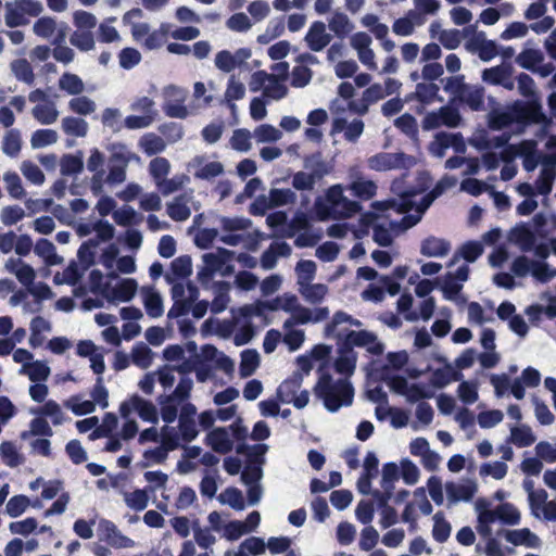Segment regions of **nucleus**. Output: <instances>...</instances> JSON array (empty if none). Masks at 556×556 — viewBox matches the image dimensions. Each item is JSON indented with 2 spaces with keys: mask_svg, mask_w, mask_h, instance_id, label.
I'll list each match as a JSON object with an SVG mask.
<instances>
[{
  "mask_svg": "<svg viewBox=\"0 0 556 556\" xmlns=\"http://www.w3.org/2000/svg\"><path fill=\"white\" fill-rule=\"evenodd\" d=\"M29 413L34 416H42V417L51 418L52 424L54 426H60L67 420L60 404H58L55 401H52V400L45 402V404L41 406H38L36 408H30Z\"/></svg>",
  "mask_w": 556,
  "mask_h": 556,
  "instance_id": "obj_28",
  "label": "nucleus"
},
{
  "mask_svg": "<svg viewBox=\"0 0 556 556\" xmlns=\"http://www.w3.org/2000/svg\"><path fill=\"white\" fill-rule=\"evenodd\" d=\"M163 111L170 118L185 119L189 111L185 105L188 98V90L175 85H168L163 89Z\"/></svg>",
  "mask_w": 556,
  "mask_h": 556,
  "instance_id": "obj_7",
  "label": "nucleus"
},
{
  "mask_svg": "<svg viewBox=\"0 0 556 556\" xmlns=\"http://www.w3.org/2000/svg\"><path fill=\"white\" fill-rule=\"evenodd\" d=\"M53 430L47 419L42 416H36L29 422V430L21 433L22 440H28L30 437H47L53 435Z\"/></svg>",
  "mask_w": 556,
  "mask_h": 556,
  "instance_id": "obj_39",
  "label": "nucleus"
},
{
  "mask_svg": "<svg viewBox=\"0 0 556 556\" xmlns=\"http://www.w3.org/2000/svg\"><path fill=\"white\" fill-rule=\"evenodd\" d=\"M437 361L443 363L444 367L432 371L430 383L437 389H443L450 384V362L445 356H438Z\"/></svg>",
  "mask_w": 556,
  "mask_h": 556,
  "instance_id": "obj_58",
  "label": "nucleus"
},
{
  "mask_svg": "<svg viewBox=\"0 0 556 556\" xmlns=\"http://www.w3.org/2000/svg\"><path fill=\"white\" fill-rule=\"evenodd\" d=\"M192 261L189 255H181L170 263V269L164 275L167 283H174L176 280H182L191 276Z\"/></svg>",
  "mask_w": 556,
  "mask_h": 556,
  "instance_id": "obj_26",
  "label": "nucleus"
},
{
  "mask_svg": "<svg viewBox=\"0 0 556 556\" xmlns=\"http://www.w3.org/2000/svg\"><path fill=\"white\" fill-rule=\"evenodd\" d=\"M299 293L309 304H319L328 293V287L324 283H306L298 288Z\"/></svg>",
  "mask_w": 556,
  "mask_h": 556,
  "instance_id": "obj_42",
  "label": "nucleus"
},
{
  "mask_svg": "<svg viewBox=\"0 0 556 556\" xmlns=\"http://www.w3.org/2000/svg\"><path fill=\"white\" fill-rule=\"evenodd\" d=\"M515 121L523 125H540L543 131L551 124L542 110L541 103L536 99H531L528 102H515L510 112H493L489 118V127L494 130H502Z\"/></svg>",
  "mask_w": 556,
  "mask_h": 556,
  "instance_id": "obj_1",
  "label": "nucleus"
},
{
  "mask_svg": "<svg viewBox=\"0 0 556 556\" xmlns=\"http://www.w3.org/2000/svg\"><path fill=\"white\" fill-rule=\"evenodd\" d=\"M20 170L29 182L36 186H41L46 180L43 172L31 161H23Z\"/></svg>",
  "mask_w": 556,
  "mask_h": 556,
  "instance_id": "obj_62",
  "label": "nucleus"
},
{
  "mask_svg": "<svg viewBox=\"0 0 556 556\" xmlns=\"http://www.w3.org/2000/svg\"><path fill=\"white\" fill-rule=\"evenodd\" d=\"M349 190L353 195L362 200H369L377 193V185L375 181L364 178L361 181L350 182Z\"/></svg>",
  "mask_w": 556,
  "mask_h": 556,
  "instance_id": "obj_50",
  "label": "nucleus"
},
{
  "mask_svg": "<svg viewBox=\"0 0 556 556\" xmlns=\"http://www.w3.org/2000/svg\"><path fill=\"white\" fill-rule=\"evenodd\" d=\"M462 289L463 285L455 279L452 271H448L442 278L441 290L443 292L444 299L456 303H463L465 300L459 295Z\"/></svg>",
  "mask_w": 556,
  "mask_h": 556,
  "instance_id": "obj_34",
  "label": "nucleus"
},
{
  "mask_svg": "<svg viewBox=\"0 0 556 556\" xmlns=\"http://www.w3.org/2000/svg\"><path fill=\"white\" fill-rule=\"evenodd\" d=\"M4 23L14 28L29 23V17H38L45 10L38 0H12L4 4Z\"/></svg>",
  "mask_w": 556,
  "mask_h": 556,
  "instance_id": "obj_4",
  "label": "nucleus"
},
{
  "mask_svg": "<svg viewBox=\"0 0 556 556\" xmlns=\"http://www.w3.org/2000/svg\"><path fill=\"white\" fill-rule=\"evenodd\" d=\"M130 161V153L125 150L124 146H113L111 155L108 160V175L105 182L115 186L126 180V170Z\"/></svg>",
  "mask_w": 556,
  "mask_h": 556,
  "instance_id": "obj_9",
  "label": "nucleus"
},
{
  "mask_svg": "<svg viewBox=\"0 0 556 556\" xmlns=\"http://www.w3.org/2000/svg\"><path fill=\"white\" fill-rule=\"evenodd\" d=\"M62 130L72 137H86L88 132V123L79 117L66 116L61 122Z\"/></svg>",
  "mask_w": 556,
  "mask_h": 556,
  "instance_id": "obj_45",
  "label": "nucleus"
},
{
  "mask_svg": "<svg viewBox=\"0 0 556 556\" xmlns=\"http://www.w3.org/2000/svg\"><path fill=\"white\" fill-rule=\"evenodd\" d=\"M219 226L222 235L219 240L230 247H238L245 244L250 240L247 231L252 227V220L241 216L219 218Z\"/></svg>",
  "mask_w": 556,
  "mask_h": 556,
  "instance_id": "obj_5",
  "label": "nucleus"
},
{
  "mask_svg": "<svg viewBox=\"0 0 556 556\" xmlns=\"http://www.w3.org/2000/svg\"><path fill=\"white\" fill-rule=\"evenodd\" d=\"M462 124L459 111L451 105L441 106L438 110L428 112L422 121L421 128L426 131L438 129L442 126L457 128Z\"/></svg>",
  "mask_w": 556,
  "mask_h": 556,
  "instance_id": "obj_8",
  "label": "nucleus"
},
{
  "mask_svg": "<svg viewBox=\"0 0 556 556\" xmlns=\"http://www.w3.org/2000/svg\"><path fill=\"white\" fill-rule=\"evenodd\" d=\"M315 207L316 214L321 220L349 218L362 208L357 201L350 200L344 195L341 185L331 186L326 192L325 201L317 200Z\"/></svg>",
  "mask_w": 556,
  "mask_h": 556,
  "instance_id": "obj_3",
  "label": "nucleus"
},
{
  "mask_svg": "<svg viewBox=\"0 0 556 556\" xmlns=\"http://www.w3.org/2000/svg\"><path fill=\"white\" fill-rule=\"evenodd\" d=\"M505 540L514 545H525L530 548H538L541 545L540 538L528 528L508 530Z\"/></svg>",
  "mask_w": 556,
  "mask_h": 556,
  "instance_id": "obj_27",
  "label": "nucleus"
},
{
  "mask_svg": "<svg viewBox=\"0 0 556 556\" xmlns=\"http://www.w3.org/2000/svg\"><path fill=\"white\" fill-rule=\"evenodd\" d=\"M0 456L2 457L3 462L7 466L11 468H15L23 464L24 458L23 456L17 452L16 446L14 443L10 441L2 442L0 445Z\"/></svg>",
  "mask_w": 556,
  "mask_h": 556,
  "instance_id": "obj_60",
  "label": "nucleus"
},
{
  "mask_svg": "<svg viewBox=\"0 0 556 556\" xmlns=\"http://www.w3.org/2000/svg\"><path fill=\"white\" fill-rule=\"evenodd\" d=\"M371 42V37L365 31L355 33L350 39V45L357 52L361 63L375 71L377 70V64L375 62V52L370 48Z\"/></svg>",
  "mask_w": 556,
  "mask_h": 556,
  "instance_id": "obj_16",
  "label": "nucleus"
},
{
  "mask_svg": "<svg viewBox=\"0 0 556 556\" xmlns=\"http://www.w3.org/2000/svg\"><path fill=\"white\" fill-rule=\"evenodd\" d=\"M233 256V252L224 248L217 249L216 252L205 253L202 256L204 267L198 273L201 281L211 279L214 274L219 273L226 263H229Z\"/></svg>",
  "mask_w": 556,
  "mask_h": 556,
  "instance_id": "obj_14",
  "label": "nucleus"
},
{
  "mask_svg": "<svg viewBox=\"0 0 556 556\" xmlns=\"http://www.w3.org/2000/svg\"><path fill=\"white\" fill-rule=\"evenodd\" d=\"M268 451L267 444H255V445H249L247 443H239L236 446V452L240 455H247L249 456L252 462L251 464H260L262 466L265 462L264 456L266 452Z\"/></svg>",
  "mask_w": 556,
  "mask_h": 556,
  "instance_id": "obj_46",
  "label": "nucleus"
},
{
  "mask_svg": "<svg viewBox=\"0 0 556 556\" xmlns=\"http://www.w3.org/2000/svg\"><path fill=\"white\" fill-rule=\"evenodd\" d=\"M349 320H352V316L348 315L344 312H337L333 315L332 321L328 324L325 328V333L327 337L342 339L346 334V330L340 329L339 327L342 324H348Z\"/></svg>",
  "mask_w": 556,
  "mask_h": 556,
  "instance_id": "obj_57",
  "label": "nucleus"
},
{
  "mask_svg": "<svg viewBox=\"0 0 556 556\" xmlns=\"http://www.w3.org/2000/svg\"><path fill=\"white\" fill-rule=\"evenodd\" d=\"M172 285V299L174 302H181L192 304L199 295L198 288L191 282L185 286L182 282L178 280L174 281Z\"/></svg>",
  "mask_w": 556,
  "mask_h": 556,
  "instance_id": "obj_30",
  "label": "nucleus"
},
{
  "mask_svg": "<svg viewBox=\"0 0 556 556\" xmlns=\"http://www.w3.org/2000/svg\"><path fill=\"white\" fill-rule=\"evenodd\" d=\"M218 501L228 505L236 510H243L245 508L242 492L237 488H227L218 496Z\"/></svg>",
  "mask_w": 556,
  "mask_h": 556,
  "instance_id": "obj_54",
  "label": "nucleus"
},
{
  "mask_svg": "<svg viewBox=\"0 0 556 556\" xmlns=\"http://www.w3.org/2000/svg\"><path fill=\"white\" fill-rule=\"evenodd\" d=\"M331 39V35L326 31V24L321 21H315L305 36L308 48L314 52L324 50Z\"/></svg>",
  "mask_w": 556,
  "mask_h": 556,
  "instance_id": "obj_21",
  "label": "nucleus"
},
{
  "mask_svg": "<svg viewBox=\"0 0 556 556\" xmlns=\"http://www.w3.org/2000/svg\"><path fill=\"white\" fill-rule=\"evenodd\" d=\"M465 48L468 52L478 54L483 62H489L498 54L496 43L488 39L483 31L476 33L469 38Z\"/></svg>",
  "mask_w": 556,
  "mask_h": 556,
  "instance_id": "obj_15",
  "label": "nucleus"
},
{
  "mask_svg": "<svg viewBox=\"0 0 556 556\" xmlns=\"http://www.w3.org/2000/svg\"><path fill=\"white\" fill-rule=\"evenodd\" d=\"M99 529L103 532L105 541L114 548H131L135 541L124 535L118 528L110 520L102 519Z\"/></svg>",
  "mask_w": 556,
  "mask_h": 556,
  "instance_id": "obj_19",
  "label": "nucleus"
},
{
  "mask_svg": "<svg viewBox=\"0 0 556 556\" xmlns=\"http://www.w3.org/2000/svg\"><path fill=\"white\" fill-rule=\"evenodd\" d=\"M84 154L78 151L76 154H65L60 161V172L63 176L80 174L84 169Z\"/></svg>",
  "mask_w": 556,
  "mask_h": 556,
  "instance_id": "obj_37",
  "label": "nucleus"
},
{
  "mask_svg": "<svg viewBox=\"0 0 556 556\" xmlns=\"http://www.w3.org/2000/svg\"><path fill=\"white\" fill-rule=\"evenodd\" d=\"M280 76L275 74H269V78L265 84V88L263 90V97L269 100H281L288 93V88L282 84Z\"/></svg>",
  "mask_w": 556,
  "mask_h": 556,
  "instance_id": "obj_40",
  "label": "nucleus"
},
{
  "mask_svg": "<svg viewBox=\"0 0 556 556\" xmlns=\"http://www.w3.org/2000/svg\"><path fill=\"white\" fill-rule=\"evenodd\" d=\"M536 441V437L528 425L510 427L509 442L518 447H527Z\"/></svg>",
  "mask_w": 556,
  "mask_h": 556,
  "instance_id": "obj_32",
  "label": "nucleus"
},
{
  "mask_svg": "<svg viewBox=\"0 0 556 556\" xmlns=\"http://www.w3.org/2000/svg\"><path fill=\"white\" fill-rule=\"evenodd\" d=\"M20 372L27 375L33 382H42L49 378L51 371L48 365L37 361L24 364Z\"/></svg>",
  "mask_w": 556,
  "mask_h": 556,
  "instance_id": "obj_44",
  "label": "nucleus"
},
{
  "mask_svg": "<svg viewBox=\"0 0 556 556\" xmlns=\"http://www.w3.org/2000/svg\"><path fill=\"white\" fill-rule=\"evenodd\" d=\"M132 364L141 369H148L154 359V352L143 342H137L130 352Z\"/></svg>",
  "mask_w": 556,
  "mask_h": 556,
  "instance_id": "obj_31",
  "label": "nucleus"
},
{
  "mask_svg": "<svg viewBox=\"0 0 556 556\" xmlns=\"http://www.w3.org/2000/svg\"><path fill=\"white\" fill-rule=\"evenodd\" d=\"M201 204L195 200L193 191L181 193L166 204L167 215L175 222H185L192 211H199Z\"/></svg>",
  "mask_w": 556,
  "mask_h": 556,
  "instance_id": "obj_11",
  "label": "nucleus"
},
{
  "mask_svg": "<svg viewBox=\"0 0 556 556\" xmlns=\"http://www.w3.org/2000/svg\"><path fill=\"white\" fill-rule=\"evenodd\" d=\"M22 148V138L18 129H10L3 137L2 151L4 154L15 157Z\"/></svg>",
  "mask_w": 556,
  "mask_h": 556,
  "instance_id": "obj_53",
  "label": "nucleus"
},
{
  "mask_svg": "<svg viewBox=\"0 0 556 556\" xmlns=\"http://www.w3.org/2000/svg\"><path fill=\"white\" fill-rule=\"evenodd\" d=\"M58 28V23L54 17L43 16L38 18L33 25V31L36 36L42 39H50L53 37Z\"/></svg>",
  "mask_w": 556,
  "mask_h": 556,
  "instance_id": "obj_52",
  "label": "nucleus"
},
{
  "mask_svg": "<svg viewBox=\"0 0 556 556\" xmlns=\"http://www.w3.org/2000/svg\"><path fill=\"white\" fill-rule=\"evenodd\" d=\"M3 182L11 198L20 200L26 195L22 179L15 172H5L3 174Z\"/></svg>",
  "mask_w": 556,
  "mask_h": 556,
  "instance_id": "obj_49",
  "label": "nucleus"
},
{
  "mask_svg": "<svg viewBox=\"0 0 556 556\" xmlns=\"http://www.w3.org/2000/svg\"><path fill=\"white\" fill-rule=\"evenodd\" d=\"M439 90V86L434 83H419L414 94L419 102L429 104L438 97Z\"/></svg>",
  "mask_w": 556,
  "mask_h": 556,
  "instance_id": "obj_64",
  "label": "nucleus"
},
{
  "mask_svg": "<svg viewBox=\"0 0 556 556\" xmlns=\"http://www.w3.org/2000/svg\"><path fill=\"white\" fill-rule=\"evenodd\" d=\"M257 143L276 142L282 138V131L269 124H262L253 130Z\"/></svg>",
  "mask_w": 556,
  "mask_h": 556,
  "instance_id": "obj_47",
  "label": "nucleus"
},
{
  "mask_svg": "<svg viewBox=\"0 0 556 556\" xmlns=\"http://www.w3.org/2000/svg\"><path fill=\"white\" fill-rule=\"evenodd\" d=\"M11 73L14 77L27 85H33L35 81V74L33 67L26 59H16L10 63Z\"/></svg>",
  "mask_w": 556,
  "mask_h": 556,
  "instance_id": "obj_43",
  "label": "nucleus"
},
{
  "mask_svg": "<svg viewBox=\"0 0 556 556\" xmlns=\"http://www.w3.org/2000/svg\"><path fill=\"white\" fill-rule=\"evenodd\" d=\"M34 250L38 256L45 260L48 266L59 265L63 262V257L55 253L54 244L47 239L38 240Z\"/></svg>",
  "mask_w": 556,
  "mask_h": 556,
  "instance_id": "obj_38",
  "label": "nucleus"
},
{
  "mask_svg": "<svg viewBox=\"0 0 556 556\" xmlns=\"http://www.w3.org/2000/svg\"><path fill=\"white\" fill-rule=\"evenodd\" d=\"M302 386V376L295 375L294 377L285 380L277 390V395L280 402L290 404L293 397L298 394Z\"/></svg>",
  "mask_w": 556,
  "mask_h": 556,
  "instance_id": "obj_36",
  "label": "nucleus"
},
{
  "mask_svg": "<svg viewBox=\"0 0 556 556\" xmlns=\"http://www.w3.org/2000/svg\"><path fill=\"white\" fill-rule=\"evenodd\" d=\"M70 42L80 51H90L96 47L93 34L89 30H75L70 37Z\"/></svg>",
  "mask_w": 556,
  "mask_h": 556,
  "instance_id": "obj_59",
  "label": "nucleus"
},
{
  "mask_svg": "<svg viewBox=\"0 0 556 556\" xmlns=\"http://www.w3.org/2000/svg\"><path fill=\"white\" fill-rule=\"evenodd\" d=\"M458 99L466 103L471 110L478 111L483 105L484 89L478 85H467Z\"/></svg>",
  "mask_w": 556,
  "mask_h": 556,
  "instance_id": "obj_35",
  "label": "nucleus"
},
{
  "mask_svg": "<svg viewBox=\"0 0 556 556\" xmlns=\"http://www.w3.org/2000/svg\"><path fill=\"white\" fill-rule=\"evenodd\" d=\"M132 412H136L146 421H157L156 407L139 395H132L119 406V413L123 418H128Z\"/></svg>",
  "mask_w": 556,
  "mask_h": 556,
  "instance_id": "obj_13",
  "label": "nucleus"
},
{
  "mask_svg": "<svg viewBox=\"0 0 556 556\" xmlns=\"http://www.w3.org/2000/svg\"><path fill=\"white\" fill-rule=\"evenodd\" d=\"M317 266L313 261H300L295 266L296 283L302 287L306 283H311L316 276Z\"/></svg>",
  "mask_w": 556,
  "mask_h": 556,
  "instance_id": "obj_55",
  "label": "nucleus"
},
{
  "mask_svg": "<svg viewBox=\"0 0 556 556\" xmlns=\"http://www.w3.org/2000/svg\"><path fill=\"white\" fill-rule=\"evenodd\" d=\"M245 96V87L239 81L235 75H231L228 79L227 88L225 91V100L229 104V108L235 111L236 104L232 103L235 100H241Z\"/></svg>",
  "mask_w": 556,
  "mask_h": 556,
  "instance_id": "obj_51",
  "label": "nucleus"
},
{
  "mask_svg": "<svg viewBox=\"0 0 556 556\" xmlns=\"http://www.w3.org/2000/svg\"><path fill=\"white\" fill-rule=\"evenodd\" d=\"M260 365V355L255 350H245L241 353L240 375L251 376Z\"/></svg>",
  "mask_w": 556,
  "mask_h": 556,
  "instance_id": "obj_61",
  "label": "nucleus"
},
{
  "mask_svg": "<svg viewBox=\"0 0 556 556\" xmlns=\"http://www.w3.org/2000/svg\"><path fill=\"white\" fill-rule=\"evenodd\" d=\"M303 167L317 182L323 180L324 177L331 172V166L325 161L320 153L306 156L303 161Z\"/></svg>",
  "mask_w": 556,
  "mask_h": 556,
  "instance_id": "obj_24",
  "label": "nucleus"
},
{
  "mask_svg": "<svg viewBox=\"0 0 556 556\" xmlns=\"http://www.w3.org/2000/svg\"><path fill=\"white\" fill-rule=\"evenodd\" d=\"M296 193L289 189L271 188L269 190V199L275 207L293 204L296 201Z\"/></svg>",
  "mask_w": 556,
  "mask_h": 556,
  "instance_id": "obj_63",
  "label": "nucleus"
},
{
  "mask_svg": "<svg viewBox=\"0 0 556 556\" xmlns=\"http://www.w3.org/2000/svg\"><path fill=\"white\" fill-rule=\"evenodd\" d=\"M147 314L151 318H159L164 313L163 299L153 287H142L140 290Z\"/></svg>",
  "mask_w": 556,
  "mask_h": 556,
  "instance_id": "obj_23",
  "label": "nucleus"
},
{
  "mask_svg": "<svg viewBox=\"0 0 556 556\" xmlns=\"http://www.w3.org/2000/svg\"><path fill=\"white\" fill-rule=\"evenodd\" d=\"M477 490L478 485L472 480L445 483V492L450 504L471 501Z\"/></svg>",
  "mask_w": 556,
  "mask_h": 556,
  "instance_id": "obj_17",
  "label": "nucleus"
},
{
  "mask_svg": "<svg viewBox=\"0 0 556 556\" xmlns=\"http://www.w3.org/2000/svg\"><path fill=\"white\" fill-rule=\"evenodd\" d=\"M313 391L316 399L320 400L330 413L353 403L354 388L346 378L334 379L331 375L321 372Z\"/></svg>",
  "mask_w": 556,
  "mask_h": 556,
  "instance_id": "obj_2",
  "label": "nucleus"
},
{
  "mask_svg": "<svg viewBox=\"0 0 556 556\" xmlns=\"http://www.w3.org/2000/svg\"><path fill=\"white\" fill-rule=\"evenodd\" d=\"M438 195L435 192L431 191L430 193L424 195L418 203L413 202L409 199L403 198L401 200H387V201H376L371 204V207L375 211H388L393 210L397 213H406L413 208L414 205H416V211H418L420 214L424 215V213L429 208V206L432 204L434 199Z\"/></svg>",
  "mask_w": 556,
  "mask_h": 556,
  "instance_id": "obj_10",
  "label": "nucleus"
},
{
  "mask_svg": "<svg viewBox=\"0 0 556 556\" xmlns=\"http://www.w3.org/2000/svg\"><path fill=\"white\" fill-rule=\"evenodd\" d=\"M450 251L451 243L443 238L430 236L420 243V253L427 257H444Z\"/></svg>",
  "mask_w": 556,
  "mask_h": 556,
  "instance_id": "obj_25",
  "label": "nucleus"
},
{
  "mask_svg": "<svg viewBox=\"0 0 556 556\" xmlns=\"http://www.w3.org/2000/svg\"><path fill=\"white\" fill-rule=\"evenodd\" d=\"M137 290V281L132 278H125L109 290L106 298L110 301L129 302L136 295Z\"/></svg>",
  "mask_w": 556,
  "mask_h": 556,
  "instance_id": "obj_22",
  "label": "nucleus"
},
{
  "mask_svg": "<svg viewBox=\"0 0 556 556\" xmlns=\"http://www.w3.org/2000/svg\"><path fill=\"white\" fill-rule=\"evenodd\" d=\"M58 132L53 129H38L33 132L30 146L33 149H41L58 142Z\"/></svg>",
  "mask_w": 556,
  "mask_h": 556,
  "instance_id": "obj_56",
  "label": "nucleus"
},
{
  "mask_svg": "<svg viewBox=\"0 0 556 556\" xmlns=\"http://www.w3.org/2000/svg\"><path fill=\"white\" fill-rule=\"evenodd\" d=\"M59 88L68 94L78 96L85 90V84L76 74L64 73L59 79Z\"/></svg>",
  "mask_w": 556,
  "mask_h": 556,
  "instance_id": "obj_48",
  "label": "nucleus"
},
{
  "mask_svg": "<svg viewBox=\"0 0 556 556\" xmlns=\"http://www.w3.org/2000/svg\"><path fill=\"white\" fill-rule=\"evenodd\" d=\"M328 27L338 38L343 39L354 29V24L344 12L337 10L328 20Z\"/></svg>",
  "mask_w": 556,
  "mask_h": 556,
  "instance_id": "obj_29",
  "label": "nucleus"
},
{
  "mask_svg": "<svg viewBox=\"0 0 556 556\" xmlns=\"http://www.w3.org/2000/svg\"><path fill=\"white\" fill-rule=\"evenodd\" d=\"M356 367V354L351 346H344L334 363V368L339 374L351 376Z\"/></svg>",
  "mask_w": 556,
  "mask_h": 556,
  "instance_id": "obj_33",
  "label": "nucleus"
},
{
  "mask_svg": "<svg viewBox=\"0 0 556 556\" xmlns=\"http://www.w3.org/2000/svg\"><path fill=\"white\" fill-rule=\"evenodd\" d=\"M416 164L415 157L404 152H380L367 160V165L376 172H387L392 169H407Z\"/></svg>",
  "mask_w": 556,
  "mask_h": 556,
  "instance_id": "obj_6",
  "label": "nucleus"
},
{
  "mask_svg": "<svg viewBox=\"0 0 556 556\" xmlns=\"http://www.w3.org/2000/svg\"><path fill=\"white\" fill-rule=\"evenodd\" d=\"M508 240L522 252H530L534 248L536 238L528 224L519 223L509 230Z\"/></svg>",
  "mask_w": 556,
  "mask_h": 556,
  "instance_id": "obj_18",
  "label": "nucleus"
},
{
  "mask_svg": "<svg viewBox=\"0 0 556 556\" xmlns=\"http://www.w3.org/2000/svg\"><path fill=\"white\" fill-rule=\"evenodd\" d=\"M31 114L42 125H51L56 122L59 111L53 102L37 104L33 108Z\"/></svg>",
  "mask_w": 556,
  "mask_h": 556,
  "instance_id": "obj_41",
  "label": "nucleus"
},
{
  "mask_svg": "<svg viewBox=\"0 0 556 556\" xmlns=\"http://www.w3.org/2000/svg\"><path fill=\"white\" fill-rule=\"evenodd\" d=\"M205 443L214 452L227 454L233 448V440L227 427H219L211 430L205 438Z\"/></svg>",
  "mask_w": 556,
  "mask_h": 556,
  "instance_id": "obj_20",
  "label": "nucleus"
},
{
  "mask_svg": "<svg viewBox=\"0 0 556 556\" xmlns=\"http://www.w3.org/2000/svg\"><path fill=\"white\" fill-rule=\"evenodd\" d=\"M453 148L456 153L466 152V143L462 134H451L445 131L438 132L429 143V152L432 156L442 159L446 150Z\"/></svg>",
  "mask_w": 556,
  "mask_h": 556,
  "instance_id": "obj_12",
  "label": "nucleus"
}]
</instances>
